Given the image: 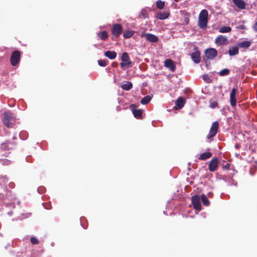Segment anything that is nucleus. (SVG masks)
Segmentation results:
<instances>
[{
	"instance_id": "19",
	"label": "nucleus",
	"mask_w": 257,
	"mask_h": 257,
	"mask_svg": "<svg viewBox=\"0 0 257 257\" xmlns=\"http://www.w3.org/2000/svg\"><path fill=\"white\" fill-rule=\"evenodd\" d=\"M185 103V99L183 97H179L176 101V105L179 109L182 108Z\"/></svg>"
},
{
	"instance_id": "3",
	"label": "nucleus",
	"mask_w": 257,
	"mask_h": 257,
	"mask_svg": "<svg viewBox=\"0 0 257 257\" xmlns=\"http://www.w3.org/2000/svg\"><path fill=\"white\" fill-rule=\"evenodd\" d=\"M21 59V53L19 51H13L10 57V62L12 66H16L19 64Z\"/></svg>"
},
{
	"instance_id": "1",
	"label": "nucleus",
	"mask_w": 257,
	"mask_h": 257,
	"mask_svg": "<svg viewBox=\"0 0 257 257\" xmlns=\"http://www.w3.org/2000/svg\"><path fill=\"white\" fill-rule=\"evenodd\" d=\"M3 116L2 121L6 126L12 128L15 125L17 119L14 114L10 111H6L4 112Z\"/></svg>"
},
{
	"instance_id": "28",
	"label": "nucleus",
	"mask_w": 257,
	"mask_h": 257,
	"mask_svg": "<svg viewBox=\"0 0 257 257\" xmlns=\"http://www.w3.org/2000/svg\"><path fill=\"white\" fill-rule=\"evenodd\" d=\"M231 31V28L228 26H224L219 29L218 31L221 33H228Z\"/></svg>"
},
{
	"instance_id": "11",
	"label": "nucleus",
	"mask_w": 257,
	"mask_h": 257,
	"mask_svg": "<svg viewBox=\"0 0 257 257\" xmlns=\"http://www.w3.org/2000/svg\"><path fill=\"white\" fill-rule=\"evenodd\" d=\"M218 160L217 158H213L209 164V170L211 172L215 171L218 167Z\"/></svg>"
},
{
	"instance_id": "27",
	"label": "nucleus",
	"mask_w": 257,
	"mask_h": 257,
	"mask_svg": "<svg viewBox=\"0 0 257 257\" xmlns=\"http://www.w3.org/2000/svg\"><path fill=\"white\" fill-rule=\"evenodd\" d=\"M200 199L204 205L207 206L209 205L210 202L205 194H202Z\"/></svg>"
},
{
	"instance_id": "18",
	"label": "nucleus",
	"mask_w": 257,
	"mask_h": 257,
	"mask_svg": "<svg viewBox=\"0 0 257 257\" xmlns=\"http://www.w3.org/2000/svg\"><path fill=\"white\" fill-rule=\"evenodd\" d=\"M104 54L105 57L111 60L114 59L117 56L116 53L113 51H107L104 52Z\"/></svg>"
},
{
	"instance_id": "34",
	"label": "nucleus",
	"mask_w": 257,
	"mask_h": 257,
	"mask_svg": "<svg viewBox=\"0 0 257 257\" xmlns=\"http://www.w3.org/2000/svg\"><path fill=\"white\" fill-rule=\"evenodd\" d=\"M30 241L33 244H38L39 243V241L35 237H32Z\"/></svg>"
},
{
	"instance_id": "10",
	"label": "nucleus",
	"mask_w": 257,
	"mask_h": 257,
	"mask_svg": "<svg viewBox=\"0 0 257 257\" xmlns=\"http://www.w3.org/2000/svg\"><path fill=\"white\" fill-rule=\"evenodd\" d=\"M135 104H131L130 108L132 109V112L134 116L137 119L142 118V110L140 109H135Z\"/></svg>"
},
{
	"instance_id": "13",
	"label": "nucleus",
	"mask_w": 257,
	"mask_h": 257,
	"mask_svg": "<svg viewBox=\"0 0 257 257\" xmlns=\"http://www.w3.org/2000/svg\"><path fill=\"white\" fill-rule=\"evenodd\" d=\"M164 65L166 67L169 68L172 72L175 71L176 65L174 62L170 59H166L164 62Z\"/></svg>"
},
{
	"instance_id": "29",
	"label": "nucleus",
	"mask_w": 257,
	"mask_h": 257,
	"mask_svg": "<svg viewBox=\"0 0 257 257\" xmlns=\"http://www.w3.org/2000/svg\"><path fill=\"white\" fill-rule=\"evenodd\" d=\"M151 99V97L149 95H147L141 99V102L142 104L145 105L148 104L150 101Z\"/></svg>"
},
{
	"instance_id": "25",
	"label": "nucleus",
	"mask_w": 257,
	"mask_h": 257,
	"mask_svg": "<svg viewBox=\"0 0 257 257\" xmlns=\"http://www.w3.org/2000/svg\"><path fill=\"white\" fill-rule=\"evenodd\" d=\"M133 87V84L132 82L129 81H126L125 83L123 84L121 86L122 89L128 91Z\"/></svg>"
},
{
	"instance_id": "36",
	"label": "nucleus",
	"mask_w": 257,
	"mask_h": 257,
	"mask_svg": "<svg viewBox=\"0 0 257 257\" xmlns=\"http://www.w3.org/2000/svg\"><path fill=\"white\" fill-rule=\"evenodd\" d=\"M230 166V164L229 163H226V164L222 165V168L223 170H228Z\"/></svg>"
},
{
	"instance_id": "20",
	"label": "nucleus",
	"mask_w": 257,
	"mask_h": 257,
	"mask_svg": "<svg viewBox=\"0 0 257 257\" xmlns=\"http://www.w3.org/2000/svg\"><path fill=\"white\" fill-rule=\"evenodd\" d=\"M238 53L239 49L238 46L230 47L228 50V54L230 56H234L237 55Z\"/></svg>"
},
{
	"instance_id": "31",
	"label": "nucleus",
	"mask_w": 257,
	"mask_h": 257,
	"mask_svg": "<svg viewBox=\"0 0 257 257\" xmlns=\"http://www.w3.org/2000/svg\"><path fill=\"white\" fill-rule=\"evenodd\" d=\"M230 70L227 68H225L222 70H221L219 72V75L220 76H226L229 73Z\"/></svg>"
},
{
	"instance_id": "26",
	"label": "nucleus",
	"mask_w": 257,
	"mask_h": 257,
	"mask_svg": "<svg viewBox=\"0 0 257 257\" xmlns=\"http://www.w3.org/2000/svg\"><path fill=\"white\" fill-rule=\"evenodd\" d=\"M135 34V31L133 30H127L125 31L123 34V36L125 39L131 38Z\"/></svg>"
},
{
	"instance_id": "6",
	"label": "nucleus",
	"mask_w": 257,
	"mask_h": 257,
	"mask_svg": "<svg viewBox=\"0 0 257 257\" xmlns=\"http://www.w3.org/2000/svg\"><path fill=\"white\" fill-rule=\"evenodd\" d=\"M122 32V27L119 24H114L111 29L112 34L116 38L118 37Z\"/></svg>"
},
{
	"instance_id": "7",
	"label": "nucleus",
	"mask_w": 257,
	"mask_h": 257,
	"mask_svg": "<svg viewBox=\"0 0 257 257\" xmlns=\"http://www.w3.org/2000/svg\"><path fill=\"white\" fill-rule=\"evenodd\" d=\"M191 202L193 208L197 210L200 211L201 209V203H200V198L198 195H194L192 197Z\"/></svg>"
},
{
	"instance_id": "5",
	"label": "nucleus",
	"mask_w": 257,
	"mask_h": 257,
	"mask_svg": "<svg viewBox=\"0 0 257 257\" xmlns=\"http://www.w3.org/2000/svg\"><path fill=\"white\" fill-rule=\"evenodd\" d=\"M219 127V123L217 121L213 122L211 125L209 132L207 136V138L210 139L214 137L217 134Z\"/></svg>"
},
{
	"instance_id": "9",
	"label": "nucleus",
	"mask_w": 257,
	"mask_h": 257,
	"mask_svg": "<svg viewBox=\"0 0 257 257\" xmlns=\"http://www.w3.org/2000/svg\"><path fill=\"white\" fill-rule=\"evenodd\" d=\"M205 55L208 59L212 60L217 56V51L214 48H208L205 50Z\"/></svg>"
},
{
	"instance_id": "8",
	"label": "nucleus",
	"mask_w": 257,
	"mask_h": 257,
	"mask_svg": "<svg viewBox=\"0 0 257 257\" xmlns=\"http://www.w3.org/2000/svg\"><path fill=\"white\" fill-rule=\"evenodd\" d=\"M215 43L217 46L227 45L229 44V41L226 36L220 35L216 38Z\"/></svg>"
},
{
	"instance_id": "37",
	"label": "nucleus",
	"mask_w": 257,
	"mask_h": 257,
	"mask_svg": "<svg viewBox=\"0 0 257 257\" xmlns=\"http://www.w3.org/2000/svg\"><path fill=\"white\" fill-rule=\"evenodd\" d=\"M236 29H240V30H243V29H245V26L244 25H239V26H237L236 27Z\"/></svg>"
},
{
	"instance_id": "35",
	"label": "nucleus",
	"mask_w": 257,
	"mask_h": 257,
	"mask_svg": "<svg viewBox=\"0 0 257 257\" xmlns=\"http://www.w3.org/2000/svg\"><path fill=\"white\" fill-rule=\"evenodd\" d=\"M202 77H203V80L205 81H206L207 82H210L211 81V80L208 74H205L203 75Z\"/></svg>"
},
{
	"instance_id": "12",
	"label": "nucleus",
	"mask_w": 257,
	"mask_h": 257,
	"mask_svg": "<svg viewBox=\"0 0 257 257\" xmlns=\"http://www.w3.org/2000/svg\"><path fill=\"white\" fill-rule=\"evenodd\" d=\"M141 37H144L148 41L152 43L158 42L159 39L157 36L151 33H147L141 35Z\"/></svg>"
},
{
	"instance_id": "2",
	"label": "nucleus",
	"mask_w": 257,
	"mask_h": 257,
	"mask_svg": "<svg viewBox=\"0 0 257 257\" xmlns=\"http://www.w3.org/2000/svg\"><path fill=\"white\" fill-rule=\"evenodd\" d=\"M208 13L206 10H202L198 18V26L200 29H206L208 22Z\"/></svg>"
},
{
	"instance_id": "15",
	"label": "nucleus",
	"mask_w": 257,
	"mask_h": 257,
	"mask_svg": "<svg viewBox=\"0 0 257 257\" xmlns=\"http://www.w3.org/2000/svg\"><path fill=\"white\" fill-rule=\"evenodd\" d=\"M191 57L192 61L195 63H199L201 61L200 53L199 50H196L192 53Z\"/></svg>"
},
{
	"instance_id": "17",
	"label": "nucleus",
	"mask_w": 257,
	"mask_h": 257,
	"mask_svg": "<svg viewBox=\"0 0 257 257\" xmlns=\"http://www.w3.org/2000/svg\"><path fill=\"white\" fill-rule=\"evenodd\" d=\"M233 4L240 10L245 9L246 4L243 0H232Z\"/></svg>"
},
{
	"instance_id": "4",
	"label": "nucleus",
	"mask_w": 257,
	"mask_h": 257,
	"mask_svg": "<svg viewBox=\"0 0 257 257\" xmlns=\"http://www.w3.org/2000/svg\"><path fill=\"white\" fill-rule=\"evenodd\" d=\"M121 62L120 63V67L123 69L125 67H128L132 64L128 54L126 52H123L121 57Z\"/></svg>"
},
{
	"instance_id": "38",
	"label": "nucleus",
	"mask_w": 257,
	"mask_h": 257,
	"mask_svg": "<svg viewBox=\"0 0 257 257\" xmlns=\"http://www.w3.org/2000/svg\"><path fill=\"white\" fill-rule=\"evenodd\" d=\"M111 66L114 68H116L118 66V63L116 62H113L112 63Z\"/></svg>"
},
{
	"instance_id": "33",
	"label": "nucleus",
	"mask_w": 257,
	"mask_h": 257,
	"mask_svg": "<svg viewBox=\"0 0 257 257\" xmlns=\"http://www.w3.org/2000/svg\"><path fill=\"white\" fill-rule=\"evenodd\" d=\"M209 106L211 108H215L216 107H219L218 103L216 101H212L210 102Z\"/></svg>"
},
{
	"instance_id": "24",
	"label": "nucleus",
	"mask_w": 257,
	"mask_h": 257,
	"mask_svg": "<svg viewBox=\"0 0 257 257\" xmlns=\"http://www.w3.org/2000/svg\"><path fill=\"white\" fill-rule=\"evenodd\" d=\"M169 16V13H168L160 12L157 14L156 18L159 20H165L167 19Z\"/></svg>"
},
{
	"instance_id": "32",
	"label": "nucleus",
	"mask_w": 257,
	"mask_h": 257,
	"mask_svg": "<svg viewBox=\"0 0 257 257\" xmlns=\"http://www.w3.org/2000/svg\"><path fill=\"white\" fill-rule=\"evenodd\" d=\"M107 63H108L107 60L101 59V60H99L98 61V63L99 65L100 66H102V67H105V66H106L107 64Z\"/></svg>"
},
{
	"instance_id": "21",
	"label": "nucleus",
	"mask_w": 257,
	"mask_h": 257,
	"mask_svg": "<svg viewBox=\"0 0 257 257\" xmlns=\"http://www.w3.org/2000/svg\"><path fill=\"white\" fill-rule=\"evenodd\" d=\"M251 45V42L249 41H245L237 43V46L239 48L247 49Z\"/></svg>"
},
{
	"instance_id": "30",
	"label": "nucleus",
	"mask_w": 257,
	"mask_h": 257,
	"mask_svg": "<svg viewBox=\"0 0 257 257\" xmlns=\"http://www.w3.org/2000/svg\"><path fill=\"white\" fill-rule=\"evenodd\" d=\"M156 6L158 9L162 10L165 6V2L161 0H158L156 2Z\"/></svg>"
},
{
	"instance_id": "14",
	"label": "nucleus",
	"mask_w": 257,
	"mask_h": 257,
	"mask_svg": "<svg viewBox=\"0 0 257 257\" xmlns=\"http://www.w3.org/2000/svg\"><path fill=\"white\" fill-rule=\"evenodd\" d=\"M237 91V90L235 88H233L231 90V91L230 94V105L234 107L236 105V98H235V95L236 94V92Z\"/></svg>"
},
{
	"instance_id": "23",
	"label": "nucleus",
	"mask_w": 257,
	"mask_h": 257,
	"mask_svg": "<svg viewBox=\"0 0 257 257\" xmlns=\"http://www.w3.org/2000/svg\"><path fill=\"white\" fill-rule=\"evenodd\" d=\"M212 156V153L210 152H205L202 153L200 157H199V159L200 160H205L207 159L210 158Z\"/></svg>"
},
{
	"instance_id": "16",
	"label": "nucleus",
	"mask_w": 257,
	"mask_h": 257,
	"mask_svg": "<svg viewBox=\"0 0 257 257\" xmlns=\"http://www.w3.org/2000/svg\"><path fill=\"white\" fill-rule=\"evenodd\" d=\"M14 146L15 144L13 143L7 141L1 144V150L4 151H9L10 149H12Z\"/></svg>"
},
{
	"instance_id": "22",
	"label": "nucleus",
	"mask_w": 257,
	"mask_h": 257,
	"mask_svg": "<svg viewBox=\"0 0 257 257\" xmlns=\"http://www.w3.org/2000/svg\"><path fill=\"white\" fill-rule=\"evenodd\" d=\"M97 36L101 40L103 41L106 40L108 37V33L106 31H103L98 33Z\"/></svg>"
},
{
	"instance_id": "39",
	"label": "nucleus",
	"mask_w": 257,
	"mask_h": 257,
	"mask_svg": "<svg viewBox=\"0 0 257 257\" xmlns=\"http://www.w3.org/2000/svg\"><path fill=\"white\" fill-rule=\"evenodd\" d=\"M175 2H178L179 0H174Z\"/></svg>"
},
{
	"instance_id": "40",
	"label": "nucleus",
	"mask_w": 257,
	"mask_h": 257,
	"mask_svg": "<svg viewBox=\"0 0 257 257\" xmlns=\"http://www.w3.org/2000/svg\"><path fill=\"white\" fill-rule=\"evenodd\" d=\"M143 16H144V17L145 18V14H143Z\"/></svg>"
}]
</instances>
